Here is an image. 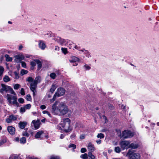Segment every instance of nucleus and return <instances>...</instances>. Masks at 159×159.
<instances>
[{
    "instance_id": "24",
    "label": "nucleus",
    "mask_w": 159,
    "mask_h": 159,
    "mask_svg": "<svg viewBox=\"0 0 159 159\" xmlns=\"http://www.w3.org/2000/svg\"><path fill=\"white\" fill-rule=\"evenodd\" d=\"M5 57L6 58V61H12V58L10 57L9 56L8 54H5Z\"/></svg>"
},
{
    "instance_id": "38",
    "label": "nucleus",
    "mask_w": 159,
    "mask_h": 159,
    "mask_svg": "<svg viewBox=\"0 0 159 159\" xmlns=\"http://www.w3.org/2000/svg\"><path fill=\"white\" fill-rule=\"evenodd\" d=\"M9 91H10V93L12 94H13L14 95H16V93H15V92L14 91L13 89L11 88L10 87V89H9Z\"/></svg>"
},
{
    "instance_id": "17",
    "label": "nucleus",
    "mask_w": 159,
    "mask_h": 159,
    "mask_svg": "<svg viewBox=\"0 0 159 159\" xmlns=\"http://www.w3.org/2000/svg\"><path fill=\"white\" fill-rule=\"evenodd\" d=\"M39 47L42 49H44L46 47L45 43L43 41L40 40L39 43Z\"/></svg>"
},
{
    "instance_id": "57",
    "label": "nucleus",
    "mask_w": 159,
    "mask_h": 159,
    "mask_svg": "<svg viewBox=\"0 0 159 159\" xmlns=\"http://www.w3.org/2000/svg\"><path fill=\"white\" fill-rule=\"evenodd\" d=\"M96 142L98 144H99L101 143V141L100 140H98L96 141Z\"/></svg>"
},
{
    "instance_id": "23",
    "label": "nucleus",
    "mask_w": 159,
    "mask_h": 159,
    "mask_svg": "<svg viewBox=\"0 0 159 159\" xmlns=\"http://www.w3.org/2000/svg\"><path fill=\"white\" fill-rule=\"evenodd\" d=\"M36 63L35 61H31L30 62V65H31L30 69L31 70H33L34 69L35 66H36Z\"/></svg>"
},
{
    "instance_id": "25",
    "label": "nucleus",
    "mask_w": 159,
    "mask_h": 159,
    "mask_svg": "<svg viewBox=\"0 0 159 159\" xmlns=\"http://www.w3.org/2000/svg\"><path fill=\"white\" fill-rule=\"evenodd\" d=\"M88 156L89 157V159H94L95 157L93 155L91 152H89L88 153Z\"/></svg>"
},
{
    "instance_id": "15",
    "label": "nucleus",
    "mask_w": 159,
    "mask_h": 159,
    "mask_svg": "<svg viewBox=\"0 0 159 159\" xmlns=\"http://www.w3.org/2000/svg\"><path fill=\"white\" fill-rule=\"evenodd\" d=\"M88 150L89 151V152H93L95 150V148L93 145L91 143H89L88 146Z\"/></svg>"
},
{
    "instance_id": "31",
    "label": "nucleus",
    "mask_w": 159,
    "mask_h": 159,
    "mask_svg": "<svg viewBox=\"0 0 159 159\" xmlns=\"http://www.w3.org/2000/svg\"><path fill=\"white\" fill-rule=\"evenodd\" d=\"M69 45L70 46H69V47L70 49H71L72 47L75 48H77V46L76 45H75L72 42H71L70 43Z\"/></svg>"
},
{
    "instance_id": "6",
    "label": "nucleus",
    "mask_w": 159,
    "mask_h": 159,
    "mask_svg": "<svg viewBox=\"0 0 159 159\" xmlns=\"http://www.w3.org/2000/svg\"><path fill=\"white\" fill-rule=\"evenodd\" d=\"M134 135V133L130 130H125L122 133V137L125 139L131 138Z\"/></svg>"
},
{
    "instance_id": "40",
    "label": "nucleus",
    "mask_w": 159,
    "mask_h": 159,
    "mask_svg": "<svg viewBox=\"0 0 159 159\" xmlns=\"http://www.w3.org/2000/svg\"><path fill=\"white\" fill-rule=\"evenodd\" d=\"M20 87V85L19 84H16L15 85L14 87V89H18Z\"/></svg>"
},
{
    "instance_id": "30",
    "label": "nucleus",
    "mask_w": 159,
    "mask_h": 159,
    "mask_svg": "<svg viewBox=\"0 0 159 159\" xmlns=\"http://www.w3.org/2000/svg\"><path fill=\"white\" fill-rule=\"evenodd\" d=\"M20 142L21 143L24 144L26 142V138L25 137H22L20 140Z\"/></svg>"
},
{
    "instance_id": "53",
    "label": "nucleus",
    "mask_w": 159,
    "mask_h": 159,
    "mask_svg": "<svg viewBox=\"0 0 159 159\" xmlns=\"http://www.w3.org/2000/svg\"><path fill=\"white\" fill-rule=\"evenodd\" d=\"M84 66L87 70H89L90 69V67L87 65H84Z\"/></svg>"
},
{
    "instance_id": "12",
    "label": "nucleus",
    "mask_w": 159,
    "mask_h": 159,
    "mask_svg": "<svg viewBox=\"0 0 159 159\" xmlns=\"http://www.w3.org/2000/svg\"><path fill=\"white\" fill-rule=\"evenodd\" d=\"M7 130L11 134L13 135L15 134V129L14 127L12 126H8L7 128Z\"/></svg>"
},
{
    "instance_id": "60",
    "label": "nucleus",
    "mask_w": 159,
    "mask_h": 159,
    "mask_svg": "<svg viewBox=\"0 0 159 159\" xmlns=\"http://www.w3.org/2000/svg\"><path fill=\"white\" fill-rule=\"evenodd\" d=\"M59 40H60V41H61V43H63L64 42V39H61L60 37H59Z\"/></svg>"
},
{
    "instance_id": "54",
    "label": "nucleus",
    "mask_w": 159,
    "mask_h": 159,
    "mask_svg": "<svg viewBox=\"0 0 159 159\" xmlns=\"http://www.w3.org/2000/svg\"><path fill=\"white\" fill-rule=\"evenodd\" d=\"M19 157L17 156L14 155L11 159H19Z\"/></svg>"
},
{
    "instance_id": "2",
    "label": "nucleus",
    "mask_w": 159,
    "mask_h": 159,
    "mask_svg": "<svg viewBox=\"0 0 159 159\" xmlns=\"http://www.w3.org/2000/svg\"><path fill=\"white\" fill-rule=\"evenodd\" d=\"M6 97L9 105H13L17 107H19V103L17 102V98L16 96L7 94Z\"/></svg>"
},
{
    "instance_id": "37",
    "label": "nucleus",
    "mask_w": 159,
    "mask_h": 159,
    "mask_svg": "<svg viewBox=\"0 0 159 159\" xmlns=\"http://www.w3.org/2000/svg\"><path fill=\"white\" fill-rule=\"evenodd\" d=\"M61 49L63 53L64 54H66L67 53V49L66 48H62Z\"/></svg>"
},
{
    "instance_id": "10",
    "label": "nucleus",
    "mask_w": 159,
    "mask_h": 159,
    "mask_svg": "<svg viewBox=\"0 0 159 159\" xmlns=\"http://www.w3.org/2000/svg\"><path fill=\"white\" fill-rule=\"evenodd\" d=\"M65 93V90L62 88H60L57 89L56 92L57 95V97H59L64 95Z\"/></svg>"
},
{
    "instance_id": "5",
    "label": "nucleus",
    "mask_w": 159,
    "mask_h": 159,
    "mask_svg": "<svg viewBox=\"0 0 159 159\" xmlns=\"http://www.w3.org/2000/svg\"><path fill=\"white\" fill-rule=\"evenodd\" d=\"M134 152V151L131 149L128 150L127 155L129 156V159H140V154L138 153H133Z\"/></svg>"
},
{
    "instance_id": "28",
    "label": "nucleus",
    "mask_w": 159,
    "mask_h": 159,
    "mask_svg": "<svg viewBox=\"0 0 159 159\" xmlns=\"http://www.w3.org/2000/svg\"><path fill=\"white\" fill-rule=\"evenodd\" d=\"M27 129H25L24 130H25V131H23L22 133V135L23 136H25L28 137L29 136V134L26 131V130Z\"/></svg>"
},
{
    "instance_id": "39",
    "label": "nucleus",
    "mask_w": 159,
    "mask_h": 159,
    "mask_svg": "<svg viewBox=\"0 0 159 159\" xmlns=\"http://www.w3.org/2000/svg\"><path fill=\"white\" fill-rule=\"evenodd\" d=\"M28 72V71L27 70H26L24 69L22 70L21 71V74L22 75L27 74Z\"/></svg>"
},
{
    "instance_id": "63",
    "label": "nucleus",
    "mask_w": 159,
    "mask_h": 159,
    "mask_svg": "<svg viewBox=\"0 0 159 159\" xmlns=\"http://www.w3.org/2000/svg\"><path fill=\"white\" fill-rule=\"evenodd\" d=\"M48 98H50L51 97V96L50 94H48Z\"/></svg>"
},
{
    "instance_id": "55",
    "label": "nucleus",
    "mask_w": 159,
    "mask_h": 159,
    "mask_svg": "<svg viewBox=\"0 0 159 159\" xmlns=\"http://www.w3.org/2000/svg\"><path fill=\"white\" fill-rule=\"evenodd\" d=\"M76 135L75 134H72L70 136V138L71 139H73V138H74L75 137Z\"/></svg>"
},
{
    "instance_id": "48",
    "label": "nucleus",
    "mask_w": 159,
    "mask_h": 159,
    "mask_svg": "<svg viewBox=\"0 0 159 159\" xmlns=\"http://www.w3.org/2000/svg\"><path fill=\"white\" fill-rule=\"evenodd\" d=\"M25 107H21L20 109V112L22 113L24 112L25 111Z\"/></svg>"
},
{
    "instance_id": "36",
    "label": "nucleus",
    "mask_w": 159,
    "mask_h": 159,
    "mask_svg": "<svg viewBox=\"0 0 159 159\" xmlns=\"http://www.w3.org/2000/svg\"><path fill=\"white\" fill-rule=\"evenodd\" d=\"M57 97V95L55 93L52 99L51 100V102H53V101H54L56 99V98Z\"/></svg>"
},
{
    "instance_id": "9",
    "label": "nucleus",
    "mask_w": 159,
    "mask_h": 159,
    "mask_svg": "<svg viewBox=\"0 0 159 159\" xmlns=\"http://www.w3.org/2000/svg\"><path fill=\"white\" fill-rule=\"evenodd\" d=\"M79 60V58L75 56H73L71 57L69 61L70 63L73 64L72 65L73 66H75L78 65V62Z\"/></svg>"
},
{
    "instance_id": "47",
    "label": "nucleus",
    "mask_w": 159,
    "mask_h": 159,
    "mask_svg": "<svg viewBox=\"0 0 159 159\" xmlns=\"http://www.w3.org/2000/svg\"><path fill=\"white\" fill-rule=\"evenodd\" d=\"M21 66L25 68L26 67V64L25 62L21 61Z\"/></svg>"
},
{
    "instance_id": "51",
    "label": "nucleus",
    "mask_w": 159,
    "mask_h": 159,
    "mask_svg": "<svg viewBox=\"0 0 159 159\" xmlns=\"http://www.w3.org/2000/svg\"><path fill=\"white\" fill-rule=\"evenodd\" d=\"M14 73V74L15 76L16 79H18L19 77V76L17 73L16 72H15Z\"/></svg>"
},
{
    "instance_id": "3",
    "label": "nucleus",
    "mask_w": 159,
    "mask_h": 159,
    "mask_svg": "<svg viewBox=\"0 0 159 159\" xmlns=\"http://www.w3.org/2000/svg\"><path fill=\"white\" fill-rule=\"evenodd\" d=\"M40 82V77L39 76L36 77L35 80L32 83H31L30 84V89L33 93V96H35L36 93V88L37 87V84Z\"/></svg>"
},
{
    "instance_id": "58",
    "label": "nucleus",
    "mask_w": 159,
    "mask_h": 159,
    "mask_svg": "<svg viewBox=\"0 0 159 159\" xmlns=\"http://www.w3.org/2000/svg\"><path fill=\"white\" fill-rule=\"evenodd\" d=\"M65 136V135L63 134H61L60 135V138L61 139H63L64 137Z\"/></svg>"
},
{
    "instance_id": "29",
    "label": "nucleus",
    "mask_w": 159,
    "mask_h": 159,
    "mask_svg": "<svg viewBox=\"0 0 159 159\" xmlns=\"http://www.w3.org/2000/svg\"><path fill=\"white\" fill-rule=\"evenodd\" d=\"M56 89V87L55 86V85L53 84L50 89V91L52 93H53Z\"/></svg>"
},
{
    "instance_id": "8",
    "label": "nucleus",
    "mask_w": 159,
    "mask_h": 159,
    "mask_svg": "<svg viewBox=\"0 0 159 159\" xmlns=\"http://www.w3.org/2000/svg\"><path fill=\"white\" fill-rule=\"evenodd\" d=\"M17 116L14 115H11L9 116V118L6 120V122L8 123H12V121H15L17 120Z\"/></svg>"
},
{
    "instance_id": "42",
    "label": "nucleus",
    "mask_w": 159,
    "mask_h": 159,
    "mask_svg": "<svg viewBox=\"0 0 159 159\" xmlns=\"http://www.w3.org/2000/svg\"><path fill=\"white\" fill-rule=\"evenodd\" d=\"M69 148H72L73 149H75L76 148V146L74 144H70L69 145Z\"/></svg>"
},
{
    "instance_id": "20",
    "label": "nucleus",
    "mask_w": 159,
    "mask_h": 159,
    "mask_svg": "<svg viewBox=\"0 0 159 159\" xmlns=\"http://www.w3.org/2000/svg\"><path fill=\"white\" fill-rule=\"evenodd\" d=\"M43 134V132L42 131H39L36 134L35 136V137L37 139L39 138L40 137V136L42 135Z\"/></svg>"
},
{
    "instance_id": "13",
    "label": "nucleus",
    "mask_w": 159,
    "mask_h": 159,
    "mask_svg": "<svg viewBox=\"0 0 159 159\" xmlns=\"http://www.w3.org/2000/svg\"><path fill=\"white\" fill-rule=\"evenodd\" d=\"M140 146L139 144L136 142H134L132 143L129 145V148H131L133 149L138 148Z\"/></svg>"
},
{
    "instance_id": "43",
    "label": "nucleus",
    "mask_w": 159,
    "mask_h": 159,
    "mask_svg": "<svg viewBox=\"0 0 159 159\" xmlns=\"http://www.w3.org/2000/svg\"><path fill=\"white\" fill-rule=\"evenodd\" d=\"M25 109H29L30 108L31 106L30 104H28L25 105L24 106Z\"/></svg>"
},
{
    "instance_id": "18",
    "label": "nucleus",
    "mask_w": 159,
    "mask_h": 159,
    "mask_svg": "<svg viewBox=\"0 0 159 159\" xmlns=\"http://www.w3.org/2000/svg\"><path fill=\"white\" fill-rule=\"evenodd\" d=\"M32 123L34 124L35 129H37L39 128V125L38 122L36 121L35 120H33L32 121Z\"/></svg>"
},
{
    "instance_id": "35",
    "label": "nucleus",
    "mask_w": 159,
    "mask_h": 159,
    "mask_svg": "<svg viewBox=\"0 0 159 159\" xmlns=\"http://www.w3.org/2000/svg\"><path fill=\"white\" fill-rule=\"evenodd\" d=\"M26 80L28 82H31V83L33 82L34 79H33L32 77H30L27 79Z\"/></svg>"
},
{
    "instance_id": "16",
    "label": "nucleus",
    "mask_w": 159,
    "mask_h": 159,
    "mask_svg": "<svg viewBox=\"0 0 159 159\" xmlns=\"http://www.w3.org/2000/svg\"><path fill=\"white\" fill-rule=\"evenodd\" d=\"M34 61L38 65L37 70H39L42 67V62L39 59H35L34 60Z\"/></svg>"
},
{
    "instance_id": "27",
    "label": "nucleus",
    "mask_w": 159,
    "mask_h": 159,
    "mask_svg": "<svg viewBox=\"0 0 159 159\" xmlns=\"http://www.w3.org/2000/svg\"><path fill=\"white\" fill-rule=\"evenodd\" d=\"M80 157L83 159H88V155L87 153H85L80 155Z\"/></svg>"
},
{
    "instance_id": "44",
    "label": "nucleus",
    "mask_w": 159,
    "mask_h": 159,
    "mask_svg": "<svg viewBox=\"0 0 159 159\" xmlns=\"http://www.w3.org/2000/svg\"><path fill=\"white\" fill-rule=\"evenodd\" d=\"M50 159H60V157L58 156H52Z\"/></svg>"
},
{
    "instance_id": "46",
    "label": "nucleus",
    "mask_w": 159,
    "mask_h": 159,
    "mask_svg": "<svg viewBox=\"0 0 159 159\" xmlns=\"http://www.w3.org/2000/svg\"><path fill=\"white\" fill-rule=\"evenodd\" d=\"M18 101L21 103H24V100L22 98H19Z\"/></svg>"
},
{
    "instance_id": "45",
    "label": "nucleus",
    "mask_w": 159,
    "mask_h": 159,
    "mask_svg": "<svg viewBox=\"0 0 159 159\" xmlns=\"http://www.w3.org/2000/svg\"><path fill=\"white\" fill-rule=\"evenodd\" d=\"M26 98L27 101H30L31 100V97L30 94H28L26 97Z\"/></svg>"
},
{
    "instance_id": "49",
    "label": "nucleus",
    "mask_w": 159,
    "mask_h": 159,
    "mask_svg": "<svg viewBox=\"0 0 159 159\" xmlns=\"http://www.w3.org/2000/svg\"><path fill=\"white\" fill-rule=\"evenodd\" d=\"M20 93L22 95H25V93L24 89L23 88L21 89Z\"/></svg>"
},
{
    "instance_id": "52",
    "label": "nucleus",
    "mask_w": 159,
    "mask_h": 159,
    "mask_svg": "<svg viewBox=\"0 0 159 159\" xmlns=\"http://www.w3.org/2000/svg\"><path fill=\"white\" fill-rule=\"evenodd\" d=\"M40 108L42 109L43 110L46 108V106L45 105H42L40 106Z\"/></svg>"
},
{
    "instance_id": "59",
    "label": "nucleus",
    "mask_w": 159,
    "mask_h": 159,
    "mask_svg": "<svg viewBox=\"0 0 159 159\" xmlns=\"http://www.w3.org/2000/svg\"><path fill=\"white\" fill-rule=\"evenodd\" d=\"M29 159H38L36 157H29Z\"/></svg>"
},
{
    "instance_id": "7",
    "label": "nucleus",
    "mask_w": 159,
    "mask_h": 159,
    "mask_svg": "<svg viewBox=\"0 0 159 159\" xmlns=\"http://www.w3.org/2000/svg\"><path fill=\"white\" fill-rule=\"evenodd\" d=\"M120 144L123 149L129 148V142L128 141H123L120 142Z\"/></svg>"
},
{
    "instance_id": "56",
    "label": "nucleus",
    "mask_w": 159,
    "mask_h": 159,
    "mask_svg": "<svg viewBox=\"0 0 159 159\" xmlns=\"http://www.w3.org/2000/svg\"><path fill=\"white\" fill-rule=\"evenodd\" d=\"M80 138L81 139H84L85 138V136L83 134L81 135L80 136Z\"/></svg>"
},
{
    "instance_id": "34",
    "label": "nucleus",
    "mask_w": 159,
    "mask_h": 159,
    "mask_svg": "<svg viewBox=\"0 0 159 159\" xmlns=\"http://www.w3.org/2000/svg\"><path fill=\"white\" fill-rule=\"evenodd\" d=\"M50 76L52 79H54L56 76V75L55 73H52L50 75Z\"/></svg>"
},
{
    "instance_id": "33",
    "label": "nucleus",
    "mask_w": 159,
    "mask_h": 159,
    "mask_svg": "<svg viewBox=\"0 0 159 159\" xmlns=\"http://www.w3.org/2000/svg\"><path fill=\"white\" fill-rule=\"evenodd\" d=\"M97 137L98 138H100V139H103L104 137V135L102 133H99L98 134V135H97Z\"/></svg>"
},
{
    "instance_id": "61",
    "label": "nucleus",
    "mask_w": 159,
    "mask_h": 159,
    "mask_svg": "<svg viewBox=\"0 0 159 159\" xmlns=\"http://www.w3.org/2000/svg\"><path fill=\"white\" fill-rule=\"evenodd\" d=\"M23 48V46L22 45H20L19 46V50H21L22 48Z\"/></svg>"
},
{
    "instance_id": "26",
    "label": "nucleus",
    "mask_w": 159,
    "mask_h": 159,
    "mask_svg": "<svg viewBox=\"0 0 159 159\" xmlns=\"http://www.w3.org/2000/svg\"><path fill=\"white\" fill-rule=\"evenodd\" d=\"M3 81L5 82H7L10 81V79L7 75H5L3 79Z\"/></svg>"
},
{
    "instance_id": "4",
    "label": "nucleus",
    "mask_w": 159,
    "mask_h": 159,
    "mask_svg": "<svg viewBox=\"0 0 159 159\" xmlns=\"http://www.w3.org/2000/svg\"><path fill=\"white\" fill-rule=\"evenodd\" d=\"M70 120L68 118L64 119L62 123L60 124L63 128L64 131L66 132H68L71 130L69 129L70 126Z\"/></svg>"
},
{
    "instance_id": "14",
    "label": "nucleus",
    "mask_w": 159,
    "mask_h": 159,
    "mask_svg": "<svg viewBox=\"0 0 159 159\" xmlns=\"http://www.w3.org/2000/svg\"><path fill=\"white\" fill-rule=\"evenodd\" d=\"M27 124V123L26 121H20L18 123L19 127L20 129H23L25 128Z\"/></svg>"
},
{
    "instance_id": "32",
    "label": "nucleus",
    "mask_w": 159,
    "mask_h": 159,
    "mask_svg": "<svg viewBox=\"0 0 159 159\" xmlns=\"http://www.w3.org/2000/svg\"><path fill=\"white\" fill-rule=\"evenodd\" d=\"M115 151L116 152L119 153L121 151L120 148L119 147H116L115 148Z\"/></svg>"
},
{
    "instance_id": "1",
    "label": "nucleus",
    "mask_w": 159,
    "mask_h": 159,
    "mask_svg": "<svg viewBox=\"0 0 159 159\" xmlns=\"http://www.w3.org/2000/svg\"><path fill=\"white\" fill-rule=\"evenodd\" d=\"M52 109L56 114L59 116H63L71 112L65 102H55L52 106ZM70 113L71 114V112Z\"/></svg>"
},
{
    "instance_id": "50",
    "label": "nucleus",
    "mask_w": 159,
    "mask_h": 159,
    "mask_svg": "<svg viewBox=\"0 0 159 159\" xmlns=\"http://www.w3.org/2000/svg\"><path fill=\"white\" fill-rule=\"evenodd\" d=\"M87 150L86 148H82L80 150L81 152L83 153L85 152Z\"/></svg>"
},
{
    "instance_id": "19",
    "label": "nucleus",
    "mask_w": 159,
    "mask_h": 159,
    "mask_svg": "<svg viewBox=\"0 0 159 159\" xmlns=\"http://www.w3.org/2000/svg\"><path fill=\"white\" fill-rule=\"evenodd\" d=\"M7 142V139L5 137H3L0 140V146L3 145L4 143Z\"/></svg>"
},
{
    "instance_id": "21",
    "label": "nucleus",
    "mask_w": 159,
    "mask_h": 159,
    "mask_svg": "<svg viewBox=\"0 0 159 159\" xmlns=\"http://www.w3.org/2000/svg\"><path fill=\"white\" fill-rule=\"evenodd\" d=\"M15 58L18 60H22L24 59L25 57L23 55H16L15 56Z\"/></svg>"
},
{
    "instance_id": "64",
    "label": "nucleus",
    "mask_w": 159,
    "mask_h": 159,
    "mask_svg": "<svg viewBox=\"0 0 159 159\" xmlns=\"http://www.w3.org/2000/svg\"><path fill=\"white\" fill-rule=\"evenodd\" d=\"M16 140L17 141H19V138H17L16 139Z\"/></svg>"
},
{
    "instance_id": "11",
    "label": "nucleus",
    "mask_w": 159,
    "mask_h": 159,
    "mask_svg": "<svg viewBox=\"0 0 159 159\" xmlns=\"http://www.w3.org/2000/svg\"><path fill=\"white\" fill-rule=\"evenodd\" d=\"M1 86L2 87V88L0 90L1 93L3 92L4 91H5L6 92H7L9 91L10 86L4 84H2Z\"/></svg>"
},
{
    "instance_id": "41",
    "label": "nucleus",
    "mask_w": 159,
    "mask_h": 159,
    "mask_svg": "<svg viewBox=\"0 0 159 159\" xmlns=\"http://www.w3.org/2000/svg\"><path fill=\"white\" fill-rule=\"evenodd\" d=\"M43 114H47L50 117H51V114L48 111H43Z\"/></svg>"
},
{
    "instance_id": "22",
    "label": "nucleus",
    "mask_w": 159,
    "mask_h": 159,
    "mask_svg": "<svg viewBox=\"0 0 159 159\" xmlns=\"http://www.w3.org/2000/svg\"><path fill=\"white\" fill-rule=\"evenodd\" d=\"M4 70V68L2 66H0V80L2 79V74Z\"/></svg>"
},
{
    "instance_id": "62",
    "label": "nucleus",
    "mask_w": 159,
    "mask_h": 159,
    "mask_svg": "<svg viewBox=\"0 0 159 159\" xmlns=\"http://www.w3.org/2000/svg\"><path fill=\"white\" fill-rule=\"evenodd\" d=\"M25 57H26V58H29V57H30V56H29V55H26L25 56Z\"/></svg>"
}]
</instances>
